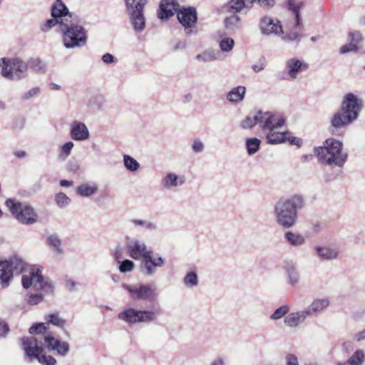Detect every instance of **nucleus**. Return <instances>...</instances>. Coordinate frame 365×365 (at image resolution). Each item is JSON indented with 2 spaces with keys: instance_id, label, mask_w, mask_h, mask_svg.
Returning a JSON list of instances; mask_svg holds the SVG:
<instances>
[{
  "instance_id": "20e7f679",
  "label": "nucleus",
  "mask_w": 365,
  "mask_h": 365,
  "mask_svg": "<svg viewBox=\"0 0 365 365\" xmlns=\"http://www.w3.org/2000/svg\"><path fill=\"white\" fill-rule=\"evenodd\" d=\"M60 33L63 44L68 49L81 48L87 43L86 29L73 19L72 14L69 15L65 24H61Z\"/></svg>"
},
{
  "instance_id": "37998d69",
  "label": "nucleus",
  "mask_w": 365,
  "mask_h": 365,
  "mask_svg": "<svg viewBox=\"0 0 365 365\" xmlns=\"http://www.w3.org/2000/svg\"><path fill=\"white\" fill-rule=\"evenodd\" d=\"M47 242L58 253H62L61 241L56 235H51L47 238Z\"/></svg>"
},
{
  "instance_id": "052dcab7",
  "label": "nucleus",
  "mask_w": 365,
  "mask_h": 365,
  "mask_svg": "<svg viewBox=\"0 0 365 365\" xmlns=\"http://www.w3.org/2000/svg\"><path fill=\"white\" fill-rule=\"evenodd\" d=\"M286 361L287 365H299L297 357L292 354L287 355Z\"/></svg>"
},
{
  "instance_id": "f704fd0d",
  "label": "nucleus",
  "mask_w": 365,
  "mask_h": 365,
  "mask_svg": "<svg viewBox=\"0 0 365 365\" xmlns=\"http://www.w3.org/2000/svg\"><path fill=\"white\" fill-rule=\"evenodd\" d=\"M241 20L237 15H232L225 20V26L227 29L235 31L240 27Z\"/></svg>"
},
{
  "instance_id": "6e6d98bb",
  "label": "nucleus",
  "mask_w": 365,
  "mask_h": 365,
  "mask_svg": "<svg viewBox=\"0 0 365 365\" xmlns=\"http://www.w3.org/2000/svg\"><path fill=\"white\" fill-rule=\"evenodd\" d=\"M192 149L195 153H201L204 150V143L198 138L195 139L192 145Z\"/></svg>"
},
{
  "instance_id": "c756f323",
  "label": "nucleus",
  "mask_w": 365,
  "mask_h": 365,
  "mask_svg": "<svg viewBox=\"0 0 365 365\" xmlns=\"http://www.w3.org/2000/svg\"><path fill=\"white\" fill-rule=\"evenodd\" d=\"M246 88L242 86H239L233 88L227 94V99L231 103H239L241 102L245 96Z\"/></svg>"
},
{
  "instance_id": "13d9d810",
  "label": "nucleus",
  "mask_w": 365,
  "mask_h": 365,
  "mask_svg": "<svg viewBox=\"0 0 365 365\" xmlns=\"http://www.w3.org/2000/svg\"><path fill=\"white\" fill-rule=\"evenodd\" d=\"M39 92H40V88L38 87L33 88L30 89L29 91H28L27 92H26L25 93H24V95L22 96V98L24 100H29L31 98L36 96L38 93H39Z\"/></svg>"
},
{
  "instance_id": "a211bd4d",
  "label": "nucleus",
  "mask_w": 365,
  "mask_h": 365,
  "mask_svg": "<svg viewBox=\"0 0 365 365\" xmlns=\"http://www.w3.org/2000/svg\"><path fill=\"white\" fill-rule=\"evenodd\" d=\"M261 32L264 35H280L283 34L282 26L280 21L277 19L264 16L259 22Z\"/></svg>"
},
{
  "instance_id": "864d4df0",
  "label": "nucleus",
  "mask_w": 365,
  "mask_h": 365,
  "mask_svg": "<svg viewBox=\"0 0 365 365\" xmlns=\"http://www.w3.org/2000/svg\"><path fill=\"white\" fill-rule=\"evenodd\" d=\"M29 66L36 71H40L44 68V64L38 58L31 59L29 63Z\"/></svg>"
},
{
  "instance_id": "de8ad7c7",
  "label": "nucleus",
  "mask_w": 365,
  "mask_h": 365,
  "mask_svg": "<svg viewBox=\"0 0 365 365\" xmlns=\"http://www.w3.org/2000/svg\"><path fill=\"white\" fill-rule=\"evenodd\" d=\"M131 222L135 226H143L148 230H155L157 229V225L151 221L143 220H132Z\"/></svg>"
},
{
  "instance_id": "39448f33",
  "label": "nucleus",
  "mask_w": 365,
  "mask_h": 365,
  "mask_svg": "<svg viewBox=\"0 0 365 365\" xmlns=\"http://www.w3.org/2000/svg\"><path fill=\"white\" fill-rule=\"evenodd\" d=\"M21 341L26 356L29 361L37 359L41 365H56V360L53 356H47L43 353V342L41 340L34 338H23Z\"/></svg>"
},
{
  "instance_id": "bb28decb",
  "label": "nucleus",
  "mask_w": 365,
  "mask_h": 365,
  "mask_svg": "<svg viewBox=\"0 0 365 365\" xmlns=\"http://www.w3.org/2000/svg\"><path fill=\"white\" fill-rule=\"evenodd\" d=\"M315 250L320 259L323 260H334L339 255V251L336 249L329 247L317 246Z\"/></svg>"
},
{
  "instance_id": "774afa93",
  "label": "nucleus",
  "mask_w": 365,
  "mask_h": 365,
  "mask_svg": "<svg viewBox=\"0 0 365 365\" xmlns=\"http://www.w3.org/2000/svg\"><path fill=\"white\" fill-rule=\"evenodd\" d=\"M210 365H225V361L222 357H217L212 360Z\"/></svg>"
},
{
  "instance_id": "72a5a7b5",
  "label": "nucleus",
  "mask_w": 365,
  "mask_h": 365,
  "mask_svg": "<svg viewBox=\"0 0 365 365\" xmlns=\"http://www.w3.org/2000/svg\"><path fill=\"white\" fill-rule=\"evenodd\" d=\"M195 58L202 63H208L217 59V53L212 49H207L197 54Z\"/></svg>"
},
{
  "instance_id": "6e6552de",
  "label": "nucleus",
  "mask_w": 365,
  "mask_h": 365,
  "mask_svg": "<svg viewBox=\"0 0 365 365\" xmlns=\"http://www.w3.org/2000/svg\"><path fill=\"white\" fill-rule=\"evenodd\" d=\"M68 9L62 0H56L51 6L52 19L46 20L41 24V29L43 32H48L52 28L57 26L59 32L61 31V24L66 22L69 15Z\"/></svg>"
},
{
  "instance_id": "9d476101",
  "label": "nucleus",
  "mask_w": 365,
  "mask_h": 365,
  "mask_svg": "<svg viewBox=\"0 0 365 365\" xmlns=\"http://www.w3.org/2000/svg\"><path fill=\"white\" fill-rule=\"evenodd\" d=\"M123 287L129 292L134 300H146L155 302L158 298L156 287L147 284L140 285H129L124 284Z\"/></svg>"
},
{
  "instance_id": "58836bf2",
  "label": "nucleus",
  "mask_w": 365,
  "mask_h": 365,
  "mask_svg": "<svg viewBox=\"0 0 365 365\" xmlns=\"http://www.w3.org/2000/svg\"><path fill=\"white\" fill-rule=\"evenodd\" d=\"M123 164L130 172H136L140 168V163L128 155H123Z\"/></svg>"
},
{
  "instance_id": "a18cd8bd",
  "label": "nucleus",
  "mask_w": 365,
  "mask_h": 365,
  "mask_svg": "<svg viewBox=\"0 0 365 365\" xmlns=\"http://www.w3.org/2000/svg\"><path fill=\"white\" fill-rule=\"evenodd\" d=\"M45 319L59 328H63L65 324V321L58 314H50L45 317Z\"/></svg>"
},
{
  "instance_id": "f8f14e48",
  "label": "nucleus",
  "mask_w": 365,
  "mask_h": 365,
  "mask_svg": "<svg viewBox=\"0 0 365 365\" xmlns=\"http://www.w3.org/2000/svg\"><path fill=\"white\" fill-rule=\"evenodd\" d=\"M30 338L38 339L43 342V350L47 349L49 351H52L57 355L64 356L69 351V344L66 341H61L55 338L50 333L45 335H39L38 336H31Z\"/></svg>"
},
{
  "instance_id": "0eeeda50",
  "label": "nucleus",
  "mask_w": 365,
  "mask_h": 365,
  "mask_svg": "<svg viewBox=\"0 0 365 365\" xmlns=\"http://www.w3.org/2000/svg\"><path fill=\"white\" fill-rule=\"evenodd\" d=\"M126 10L133 29L141 32L145 28L143 9L147 0H125Z\"/></svg>"
},
{
  "instance_id": "4c0bfd02",
  "label": "nucleus",
  "mask_w": 365,
  "mask_h": 365,
  "mask_svg": "<svg viewBox=\"0 0 365 365\" xmlns=\"http://www.w3.org/2000/svg\"><path fill=\"white\" fill-rule=\"evenodd\" d=\"M285 238L292 245L294 246H300L305 242V239L302 235L292 232H286Z\"/></svg>"
},
{
  "instance_id": "a878e982",
  "label": "nucleus",
  "mask_w": 365,
  "mask_h": 365,
  "mask_svg": "<svg viewBox=\"0 0 365 365\" xmlns=\"http://www.w3.org/2000/svg\"><path fill=\"white\" fill-rule=\"evenodd\" d=\"M261 110L251 112L241 122L240 127L244 130L252 129L256 125H260Z\"/></svg>"
},
{
  "instance_id": "2f4dec72",
  "label": "nucleus",
  "mask_w": 365,
  "mask_h": 365,
  "mask_svg": "<svg viewBox=\"0 0 365 365\" xmlns=\"http://www.w3.org/2000/svg\"><path fill=\"white\" fill-rule=\"evenodd\" d=\"M364 364L365 351L361 349L355 350L346 360V365H364Z\"/></svg>"
},
{
  "instance_id": "a19ab883",
  "label": "nucleus",
  "mask_w": 365,
  "mask_h": 365,
  "mask_svg": "<svg viewBox=\"0 0 365 365\" xmlns=\"http://www.w3.org/2000/svg\"><path fill=\"white\" fill-rule=\"evenodd\" d=\"M73 146L74 144L72 141H68L64 143L61 147L58 158L65 160L70 155Z\"/></svg>"
},
{
  "instance_id": "ddd939ff",
  "label": "nucleus",
  "mask_w": 365,
  "mask_h": 365,
  "mask_svg": "<svg viewBox=\"0 0 365 365\" xmlns=\"http://www.w3.org/2000/svg\"><path fill=\"white\" fill-rule=\"evenodd\" d=\"M284 123V118L281 115L261 110L260 127L264 133L279 130Z\"/></svg>"
},
{
  "instance_id": "9b49d317",
  "label": "nucleus",
  "mask_w": 365,
  "mask_h": 365,
  "mask_svg": "<svg viewBox=\"0 0 365 365\" xmlns=\"http://www.w3.org/2000/svg\"><path fill=\"white\" fill-rule=\"evenodd\" d=\"M28 65L19 59H7L6 66L1 74L9 80H20L27 76Z\"/></svg>"
},
{
  "instance_id": "680f3d73",
  "label": "nucleus",
  "mask_w": 365,
  "mask_h": 365,
  "mask_svg": "<svg viewBox=\"0 0 365 365\" xmlns=\"http://www.w3.org/2000/svg\"><path fill=\"white\" fill-rule=\"evenodd\" d=\"M353 340L356 342H361L365 340V329L354 334Z\"/></svg>"
},
{
  "instance_id": "f03ea898",
  "label": "nucleus",
  "mask_w": 365,
  "mask_h": 365,
  "mask_svg": "<svg viewBox=\"0 0 365 365\" xmlns=\"http://www.w3.org/2000/svg\"><path fill=\"white\" fill-rule=\"evenodd\" d=\"M304 207L303 198L297 195L281 198L274 205V215L277 223L285 229L293 227L297 220V211Z\"/></svg>"
},
{
  "instance_id": "cd10ccee",
  "label": "nucleus",
  "mask_w": 365,
  "mask_h": 365,
  "mask_svg": "<svg viewBox=\"0 0 365 365\" xmlns=\"http://www.w3.org/2000/svg\"><path fill=\"white\" fill-rule=\"evenodd\" d=\"M98 190L96 183H83L76 187V193L83 197H89L95 195Z\"/></svg>"
},
{
  "instance_id": "f257e3e1",
  "label": "nucleus",
  "mask_w": 365,
  "mask_h": 365,
  "mask_svg": "<svg viewBox=\"0 0 365 365\" xmlns=\"http://www.w3.org/2000/svg\"><path fill=\"white\" fill-rule=\"evenodd\" d=\"M24 273L22 276V285L25 289L33 287L36 290L45 293L52 292L53 284L42 276V268L39 266H28L22 259L14 257L9 260L0 262V284L7 287L14 274Z\"/></svg>"
},
{
  "instance_id": "f3484780",
  "label": "nucleus",
  "mask_w": 365,
  "mask_h": 365,
  "mask_svg": "<svg viewBox=\"0 0 365 365\" xmlns=\"http://www.w3.org/2000/svg\"><path fill=\"white\" fill-rule=\"evenodd\" d=\"M127 247L129 255L136 260H143L148 255L153 253V250H149L144 242L135 239L129 241Z\"/></svg>"
},
{
  "instance_id": "dca6fc26",
  "label": "nucleus",
  "mask_w": 365,
  "mask_h": 365,
  "mask_svg": "<svg viewBox=\"0 0 365 365\" xmlns=\"http://www.w3.org/2000/svg\"><path fill=\"white\" fill-rule=\"evenodd\" d=\"M178 19L184 26L186 34H192V27L197 20L196 9L193 7L183 8L177 13Z\"/></svg>"
},
{
  "instance_id": "0e129e2a",
  "label": "nucleus",
  "mask_w": 365,
  "mask_h": 365,
  "mask_svg": "<svg viewBox=\"0 0 365 365\" xmlns=\"http://www.w3.org/2000/svg\"><path fill=\"white\" fill-rule=\"evenodd\" d=\"M264 63L262 61H259L257 63H255L252 66V68L256 73H259L264 69Z\"/></svg>"
},
{
  "instance_id": "4d7b16f0",
  "label": "nucleus",
  "mask_w": 365,
  "mask_h": 365,
  "mask_svg": "<svg viewBox=\"0 0 365 365\" xmlns=\"http://www.w3.org/2000/svg\"><path fill=\"white\" fill-rule=\"evenodd\" d=\"M301 38V35L297 32H290L287 34L284 38V41L289 42V41H297L299 42Z\"/></svg>"
},
{
  "instance_id": "4be33fe9",
  "label": "nucleus",
  "mask_w": 365,
  "mask_h": 365,
  "mask_svg": "<svg viewBox=\"0 0 365 365\" xmlns=\"http://www.w3.org/2000/svg\"><path fill=\"white\" fill-rule=\"evenodd\" d=\"M305 309L298 312H294L285 316L284 322L289 327H297L302 324L308 317Z\"/></svg>"
},
{
  "instance_id": "1a4fd4ad",
  "label": "nucleus",
  "mask_w": 365,
  "mask_h": 365,
  "mask_svg": "<svg viewBox=\"0 0 365 365\" xmlns=\"http://www.w3.org/2000/svg\"><path fill=\"white\" fill-rule=\"evenodd\" d=\"M159 310H138L129 308L118 314V318L128 324L150 323L158 319Z\"/></svg>"
},
{
  "instance_id": "79ce46f5",
  "label": "nucleus",
  "mask_w": 365,
  "mask_h": 365,
  "mask_svg": "<svg viewBox=\"0 0 365 365\" xmlns=\"http://www.w3.org/2000/svg\"><path fill=\"white\" fill-rule=\"evenodd\" d=\"M29 333L33 335L36 334L35 336L45 335L48 333L47 327L45 326L44 323H36L30 327Z\"/></svg>"
},
{
  "instance_id": "aec40b11",
  "label": "nucleus",
  "mask_w": 365,
  "mask_h": 365,
  "mask_svg": "<svg viewBox=\"0 0 365 365\" xmlns=\"http://www.w3.org/2000/svg\"><path fill=\"white\" fill-rule=\"evenodd\" d=\"M71 136L77 141H84L89 138L90 133L84 123L74 121L71 126Z\"/></svg>"
},
{
  "instance_id": "ea45409f",
  "label": "nucleus",
  "mask_w": 365,
  "mask_h": 365,
  "mask_svg": "<svg viewBox=\"0 0 365 365\" xmlns=\"http://www.w3.org/2000/svg\"><path fill=\"white\" fill-rule=\"evenodd\" d=\"M183 283L187 287H196L198 284L197 274L192 271L187 272L183 279Z\"/></svg>"
},
{
  "instance_id": "5701e85b",
  "label": "nucleus",
  "mask_w": 365,
  "mask_h": 365,
  "mask_svg": "<svg viewBox=\"0 0 365 365\" xmlns=\"http://www.w3.org/2000/svg\"><path fill=\"white\" fill-rule=\"evenodd\" d=\"M354 121L353 118H351L350 115L342 111V109L340 108L339 110L333 115L331 119V125L332 127L339 129L347 126Z\"/></svg>"
},
{
  "instance_id": "6ab92c4d",
  "label": "nucleus",
  "mask_w": 365,
  "mask_h": 365,
  "mask_svg": "<svg viewBox=\"0 0 365 365\" xmlns=\"http://www.w3.org/2000/svg\"><path fill=\"white\" fill-rule=\"evenodd\" d=\"M185 182L183 175H178L174 173H167L160 180V186L164 190H174L182 185Z\"/></svg>"
},
{
  "instance_id": "c9c22d12",
  "label": "nucleus",
  "mask_w": 365,
  "mask_h": 365,
  "mask_svg": "<svg viewBox=\"0 0 365 365\" xmlns=\"http://www.w3.org/2000/svg\"><path fill=\"white\" fill-rule=\"evenodd\" d=\"M261 140L257 138H248L246 140V149L250 155L255 154L259 149Z\"/></svg>"
},
{
  "instance_id": "09e8293b",
  "label": "nucleus",
  "mask_w": 365,
  "mask_h": 365,
  "mask_svg": "<svg viewBox=\"0 0 365 365\" xmlns=\"http://www.w3.org/2000/svg\"><path fill=\"white\" fill-rule=\"evenodd\" d=\"M220 48L223 52H230L232 50L234 45H235V41L230 37L223 38L220 41Z\"/></svg>"
},
{
  "instance_id": "c03bdc74",
  "label": "nucleus",
  "mask_w": 365,
  "mask_h": 365,
  "mask_svg": "<svg viewBox=\"0 0 365 365\" xmlns=\"http://www.w3.org/2000/svg\"><path fill=\"white\" fill-rule=\"evenodd\" d=\"M56 205L60 208L66 207L71 202V199L63 192H58L55 196Z\"/></svg>"
},
{
  "instance_id": "393cba45",
  "label": "nucleus",
  "mask_w": 365,
  "mask_h": 365,
  "mask_svg": "<svg viewBox=\"0 0 365 365\" xmlns=\"http://www.w3.org/2000/svg\"><path fill=\"white\" fill-rule=\"evenodd\" d=\"M287 67L289 77L294 79L300 71L306 70L308 66L298 59L291 58L287 61Z\"/></svg>"
},
{
  "instance_id": "b1692460",
  "label": "nucleus",
  "mask_w": 365,
  "mask_h": 365,
  "mask_svg": "<svg viewBox=\"0 0 365 365\" xmlns=\"http://www.w3.org/2000/svg\"><path fill=\"white\" fill-rule=\"evenodd\" d=\"M287 283L291 286H296L300 282V274L297 267L292 263H287L284 267Z\"/></svg>"
},
{
  "instance_id": "c85d7f7f",
  "label": "nucleus",
  "mask_w": 365,
  "mask_h": 365,
  "mask_svg": "<svg viewBox=\"0 0 365 365\" xmlns=\"http://www.w3.org/2000/svg\"><path fill=\"white\" fill-rule=\"evenodd\" d=\"M329 304V301L327 298L316 299L312 303L305 309L308 315H311L319 312L326 309Z\"/></svg>"
},
{
  "instance_id": "5fc2aeb1",
  "label": "nucleus",
  "mask_w": 365,
  "mask_h": 365,
  "mask_svg": "<svg viewBox=\"0 0 365 365\" xmlns=\"http://www.w3.org/2000/svg\"><path fill=\"white\" fill-rule=\"evenodd\" d=\"M43 300V295L41 294H31L28 299V304L31 305H36Z\"/></svg>"
},
{
  "instance_id": "603ef678",
  "label": "nucleus",
  "mask_w": 365,
  "mask_h": 365,
  "mask_svg": "<svg viewBox=\"0 0 365 365\" xmlns=\"http://www.w3.org/2000/svg\"><path fill=\"white\" fill-rule=\"evenodd\" d=\"M348 41L357 45L362 41V36L359 31H351L348 34Z\"/></svg>"
},
{
  "instance_id": "e433bc0d",
  "label": "nucleus",
  "mask_w": 365,
  "mask_h": 365,
  "mask_svg": "<svg viewBox=\"0 0 365 365\" xmlns=\"http://www.w3.org/2000/svg\"><path fill=\"white\" fill-rule=\"evenodd\" d=\"M302 2L297 0H289L287 5L290 11H292L295 15L296 26H298L300 24V16H299V9L302 6Z\"/></svg>"
},
{
  "instance_id": "7ed1b4c3",
  "label": "nucleus",
  "mask_w": 365,
  "mask_h": 365,
  "mask_svg": "<svg viewBox=\"0 0 365 365\" xmlns=\"http://www.w3.org/2000/svg\"><path fill=\"white\" fill-rule=\"evenodd\" d=\"M314 153L320 163L329 167L342 168L347 160V153L343 151V143L334 138H327L323 145L315 147Z\"/></svg>"
},
{
  "instance_id": "2eb2a0df",
  "label": "nucleus",
  "mask_w": 365,
  "mask_h": 365,
  "mask_svg": "<svg viewBox=\"0 0 365 365\" xmlns=\"http://www.w3.org/2000/svg\"><path fill=\"white\" fill-rule=\"evenodd\" d=\"M363 108V101L359 99L351 93L346 94L341 103V108L354 120H357L359 113Z\"/></svg>"
},
{
  "instance_id": "473e14b6",
  "label": "nucleus",
  "mask_w": 365,
  "mask_h": 365,
  "mask_svg": "<svg viewBox=\"0 0 365 365\" xmlns=\"http://www.w3.org/2000/svg\"><path fill=\"white\" fill-rule=\"evenodd\" d=\"M253 0H231L229 3V9L233 12H240L245 7H250Z\"/></svg>"
},
{
  "instance_id": "338daca9",
  "label": "nucleus",
  "mask_w": 365,
  "mask_h": 365,
  "mask_svg": "<svg viewBox=\"0 0 365 365\" xmlns=\"http://www.w3.org/2000/svg\"><path fill=\"white\" fill-rule=\"evenodd\" d=\"M9 331V327L6 324L0 322V337L4 336Z\"/></svg>"
},
{
  "instance_id": "69168bd1",
  "label": "nucleus",
  "mask_w": 365,
  "mask_h": 365,
  "mask_svg": "<svg viewBox=\"0 0 365 365\" xmlns=\"http://www.w3.org/2000/svg\"><path fill=\"white\" fill-rule=\"evenodd\" d=\"M102 61L106 63H111L114 61V56L110 53H106L102 56Z\"/></svg>"
},
{
  "instance_id": "8fccbe9b",
  "label": "nucleus",
  "mask_w": 365,
  "mask_h": 365,
  "mask_svg": "<svg viewBox=\"0 0 365 365\" xmlns=\"http://www.w3.org/2000/svg\"><path fill=\"white\" fill-rule=\"evenodd\" d=\"M134 268V263L130 259H125L120 262L119 271L121 273L131 272Z\"/></svg>"
},
{
  "instance_id": "3c124183",
  "label": "nucleus",
  "mask_w": 365,
  "mask_h": 365,
  "mask_svg": "<svg viewBox=\"0 0 365 365\" xmlns=\"http://www.w3.org/2000/svg\"><path fill=\"white\" fill-rule=\"evenodd\" d=\"M359 49V46L355 45L349 41L347 44L342 46L339 49V53L341 54H346L349 52L356 53Z\"/></svg>"
},
{
  "instance_id": "4468645a",
  "label": "nucleus",
  "mask_w": 365,
  "mask_h": 365,
  "mask_svg": "<svg viewBox=\"0 0 365 365\" xmlns=\"http://www.w3.org/2000/svg\"><path fill=\"white\" fill-rule=\"evenodd\" d=\"M165 259L158 254H149L140 262V268L142 273L150 277L155 274L157 268L163 267L165 265Z\"/></svg>"
},
{
  "instance_id": "e2e57ef3",
  "label": "nucleus",
  "mask_w": 365,
  "mask_h": 365,
  "mask_svg": "<svg viewBox=\"0 0 365 365\" xmlns=\"http://www.w3.org/2000/svg\"><path fill=\"white\" fill-rule=\"evenodd\" d=\"M341 347L345 353H349L354 350V344L349 341H344L342 343Z\"/></svg>"
},
{
  "instance_id": "412c9836",
  "label": "nucleus",
  "mask_w": 365,
  "mask_h": 365,
  "mask_svg": "<svg viewBox=\"0 0 365 365\" xmlns=\"http://www.w3.org/2000/svg\"><path fill=\"white\" fill-rule=\"evenodd\" d=\"M179 4L175 0H162L158 16L160 19H167L174 15L178 9Z\"/></svg>"
},
{
  "instance_id": "bf43d9fd",
  "label": "nucleus",
  "mask_w": 365,
  "mask_h": 365,
  "mask_svg": "<svg viewBox=\"0 0 365 365\" xmlns=\"http://www.w3.org/2000/svg\"><path fill=\"white\" fill-rule=\"evenodd\" d=\"M254 1H257L261 7L267 9L273 7L275 4V0H253Z\"/></svg>"
},
{
  "instance_id": "49530a36",
  "label": "nucleus",
  "mask_w": 365,
  "mask_h": 365,
  "mask_svg": "<svg viewBox=\"0 0 365 365\" xmlns=\"http://www.w3.org/2000/svg\"><path fill=\"white\" fill-rule=\"evenodd\" d=\"M289 311L288 305H282L277 308L273 314L269 317L270 319L278 320L284 317Z\"/></svg>"
},
{
  "instance_id": "423d86ee",
  "label": "nucleus",
  "mask_w": 365,
  "mask_h": 365,
  "mask_svg": "<svg viewBox=\"0 0 365 365\" xmlns=\"http://www.w3.org/2000/svg\"><path fill=\"white\" fill-rule=\"evenodd\" d=\"M5 204L11 214L21 224L33 225L37 222L38 215L31 205L12 199L6 200Z\"/></svg>"
},
{
  "instance_id": "7c9ffc66",
  "label": "nucleus",
  "mask_w": 365,
  "mask_h": 365,
  "mask_svg": "<svg viewBox=\"0 0 365 365\" xmlns=\"http://www.w3.org/2000/svg\"><path fill=\"white\" fill-rule=\"evenodd\" d=\"M266 135V139L267 143L271 145L279 144L286 141L287 140V132H281L279 130H275L271 132L264 133Z\"/></svg>"
}]
</instances>
